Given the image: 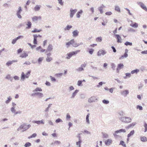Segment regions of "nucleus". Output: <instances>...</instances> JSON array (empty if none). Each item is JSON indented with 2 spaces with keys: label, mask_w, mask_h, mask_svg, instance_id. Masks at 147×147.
Segmentation results:
<instances>
[{
  "label": "nucleus",
  "mask_w": 147,
  "mask_h": 147,
  "mask_svg": "<svg viewBox=\"0 0 147 147\" xmlns=\"http://www.w3.org/2000/svg\"><path fill=\"white\" fill-rule=\"evenodd\" d=\"M72 26H69V25H67L66 28H65V30H69V29H70L71 28H72Z\"/></svg>",
  "instance_id": "c03bdc74"
},
{
  "label": "nucleus",
  "mask_w": 147,
  "mask_h": 147,
  "mask_svg": "<svg viewBox=\"0 0 147 147\" xmlns=\"http://www.w3.org/2000/svg\"><path fill=\"white\" fill-rule=\"evenodd\" d=\"M140 140L143 142H146L147 141V138L145 136L141 137Z\"/></svg>",
  "instance_id": "a878e982"
},
{
  "label": "nucleus",
  "mask_w": 147,
  "mask_h": 147,
  "mask_svg": "<svg viewBox=\"0 0 147 147\" xmlns=\"http://www.w3.org/2000/svg\"><path fill=\"white\" fill-rule=\"evenodd\" d=\"M125 45L126 46L128 45L131 46L132 45V43L131 42L127 41L125 43Z\"/></svg>",
  "instance_id": "a18cd8bd"
},
{
  "label": "nucleus",
  "mask_w": 147,
  "mask_h": 147,
  "mask_svg": "<svg viewBox=\"0 0 147 147\" xmlns=\"http://www.w3.org/2000/svg\"><path fill=\"white\" fill-rule=\"evenodd\" d=\"M82 81L79 80L78 81V86H81L82 85Z\"/></svg>",
  "instance_id": "de8ad7c7"
},
{
  "label": "nucleus",
  "mask_w": 147,
  "mask_h": 147,
  "mask_svg": "<svg viewBox=\"0 0 147 147\" xmlns=\"http://www.w3.org/2000/svg\"><path fill=\"white\" fill-rule=\"evenodd\" d=\"M11 112L13 113H14L15 112L16 110L15 109V107H12L11 109Z\"/></svg>",
  "instance_id": "6e6d98bb"
},
{
  "label": "nucleus",
  "mask_w": 147,
  "mask_h": 147,
  "mask_svg": "<svg viewBox=\"0 0 147 147\" xmlns=\"http://www.w3.org/2000/svg\"><path fill=\"white\" fill-rule=\"evenodd\" d=\"M102 102L104 104H107L109 103V101L108 100H102Z\"/></svg>",
  "instance_id": "052dcab7"
},
{
  "label": "nucleus",
  "mask_w": 147,
  "mask_h": 147,
  "mask_svg": "<svg viewBox=\"0 0 147 147\" xmlns=\"http://www.w3.org/2000/svg\"><path fill=\"white\" fill-rule=\"evenodd\" d=\"M111 68L113 70H115V66L114 63H112L111 64Z\"/></svg>",
  "instance_id": "864d4df0"
},
{
  "label": "nucleus",
  "mask_w": 147,
  "mask_h": 147,
  "mask_svg": "<svg viewBox=\"0 0 147 147\" xmlns=\"http://www.w3.org/2000/svg\"><path fill=\"white\" fill-rule=\"evenodd\" d=\"M26 25L28 26L26 27V28L29 29L31 28V26L32 24L30 22V21L28 22Z\"/></svg>",
  "instance_id": "bb28decb"
},
{
  "label": "nucleus",
  "mask_w": 147,
  "mask_h": 147,
  "mask_svg": "<svg viewBox=\"0 0 147 147\" xmlns=\"http://www.w3.org/2000/svg\"><path fill=\"white\" fill-rule=\"evenodd\" d=\"M34 123H37L38 124H44V123L43 120L38 121H33Z\"/></svg>",
  "instance_id": "5701e85b"
},
{
  "label": "nucleus",
  "mask_w": 147,
  "mask_h": 147,
  "mask_svg": "<svg viewBox=\"0 0 147 147\" xmlns=\"http://www.w3.org/2000/svg\"><path fill=\"white\" fill-rule=\"evenodd\" d=\"M79 138V141L78 142H76V144L78 146V147H80L81 144L82 142V141L80 140V136H78Z\"/></svg>",
  "instance_id": "aec40b11"
},
{
  "label": "nucleus",
  "mask_w": 147,
  "mask_h": 147,
  "mask_svg": "<svg viewBox=\"0 0 147 147\" xmlns=\"http://www.w3.org/2000/svg\"><path fill=\"white\" fill-rule=\"evenodd\" d=\"M77 10L76 9H72L70 10V16L71 18L73 17L74 15L77 11Z\"/></svg>",
  "instance_id": "0eeeda50"
},
{
  "label": "nucleus",
  "mask_w": 147,
  "mask_h": 147,
  "mask_svg": "<svg viewBox=\"0 0 147 147\" xmlns=\"http://www.w3.org/2000/svg\"><path fill=\"white\" fill-rule=\"evenodd\" d=\"M30 126V124L27 125L25 123H24L20 126V128L21 129H24L26 130L29 128Z\"/></svg>",
  "instance_id": "20e7f679"
},
{
  "label": "nucleus",
  "mask_w": 147,
  "mask_h": 147,
  "mask_svg": "<svg viewBox=\"0 0 147 147\" xmlns=\"http://www.w3.org/2000/svg\"><path fill=\"white\" fill-rule=\"evenodd\" d=\"M138 4L143 9L147 11V8L143 3L140 2L138 3Z\"/></svg>",
  "instance_id": "39448f33"
},
{
  "label": "nucleus",
  "mask_w": 147,
  "mask_h": 147,
  "mask_svg": "<svg viewBox=\"0 0 147 147\" xmlns=\"http://www.w3.org/2000/svg\"><path fill=\"white\" fill-rule=\"evenodd\" d=\"M17 40L16 38L13 39L12 41V43L13 44H15Z\"/></svg>",
  "instance_id": "3c124183"
},
{
  "label": "nucleus",
  "mask_w": 147,
  "mask_h": 147,
  "mask_svg": "<svg viewBox=\"0 0 147 147\" xmlns=\"http://www.w3.org/2000/svg\"><path fill=\"white\" fill-rule=\"evenodd\" d=\"M96 100V97L94 96H92L88 100L89 102L91 103L95 102Z\"/></svg>",
  "instance_id": "ddd939ff"
},
{
  "label": "nucleus",
  "mask_w": 147,
  "mask_h": 147,
  "mask_svg": "<svg viewBox=\"0 0 147 147\" xmlns=\"http://www.w3.org/2000/svg\"><path fill=\"white\" fill-rule=\"evenodd\" d=\"M47 40H45L43 42V46H45L47 44Z\"/></svg>",
  "instance_id": "69168bd1"
},
{
  "label": "nucleus",
  "mask_w": 147,
  "mask_h": 147,
  "mask_svg": "<svg viewBox=\"0 0 147 147\" xmlns=\"http://www.w3.org/2000/svg\"><path fill=\"white\" fill-rule=\"evenodd\" d=\"M112 140L111 139H109L105 141V144L107 145H109L112 143Z\"/></svg>",
  "instance_id": "a211bd4d"
},
{
  "label": "nucleus",
  "mask_w": 147,
  "mask_h": 147,
  "mask_svg": "<svg viewBox=\"0 0 147 147\" xmlns=\"http://www.w3.org/2000/svg\"><path fill=\"white\" fill-rule=\"evenodd\" d=\"M41 91H42V89L38 87L36 88L33 91L34 92Z\"/></svg>",
  "instance_id": "f704fd0d"
},
{
  "label": "nucleus",
  "mask_w": 147,
  "mask_h": 147,
  "mask_svg": "<svg viewBox=\"0 0 147 147\" xmlns=\"http://www.w3.org/2000/svg\"><path fill=\"white\" fill-rule=\"evenodd\" d=\"M122 119L123 122L127 123L130 122L131 121V119L129 117H123Z\"/></svg>",
  "instance_id": "9b49d317"
},
{
  "label": "nucleus",
  "mask_w": 147,
  "mask_h": 147,
  "mask_svg": "<svg viewBox=\"0 0 147 147\" xmlns=\"http://www.w3.org/2000/svg\"><path fill=\"white\" fill-rule=\"evenodd\" d=\"M83 44L82 43H81L80 45ZM66 45L67 46V47L68 48L71 45H72L73 46L75 47H77L80 45L78 43H75V41L74 39H72L68 42L66 43Z\"/></svg>",
  "instance_id": "f257e3e1"
},
{
  "label": "nucleus",
  "mask_w": 147,
  "mask_h": 147,
  "mask_svg": "<svg viewBox=\"0 0 147 147\" xmlns=\"http://www.w3.org/2000/svg\"><path fill=\"white\" fill-rule=\"evenodd\" d=\"M128 50L126 49L125 50V52L124 55H122L120 57V59H123L124 58H126L128 56Z\"/></svg>",
  "instance_id": "4468645a"
},
{
  "label": "nucleus",
  "mask_w": 147,
  "mask_h": 147,
  "mask_svg": "<svg viewBox=\"0 0 147 147\" xmlns=\"http://www.w3.org/2000/svg\"><path fill=\"white\" fill-rule=\"evenodd\" d=\"M105 7L103 5H102L98 8V10L101 13H103V12L102 11V9Z\"/></svg>",
  "instance_id": "412c9836"
},
{
  "label": "nucleus",
  "mask_w": 147,
  "mask_h": 147,
  "mask_svg": "<svg viewBox=\"0 0 147 147\" xmlns=\"http://www.w3.org/2000/svg\"><path fill=\"white\" fill-rule=\"evenodd\" d=\"M80 51V50H78L74 51H72L67 53V56L66 58L67 59H70L72 56L77 54Z\"/></svg>",
  "instance_id": "f03ea898"
},
{
  "label": "nucleus",
  "mask_w": 147,
  "mask_h": 147,
  "mask_svg": "<svg viewBox=\"0 0 147 147\" xmlns=\"http://www.w3.org/2000/svg\"><path fill=\"white\" fill-rule=\"evenodd\" d=\"M115 10L117 11L120 12L121 11L120 9L118 6H116L115 7Z\"/></svg>",
  "instance_id": "72a5a7b5"
},
{
  "label": "nucleus",
  "mask_w": 147,
  "mask_h": 147,
  "mask_svg": "<svg viewBox=\"0 0 147 147\" xmlns=\"http://www.w3.org/2000/svg\"><path fill=\"white\" fill-rule=\"evenodd\" d=\"M36 136H37V135L36 133H34V134H33L32 136H29L28 137V138H34V137H36Z\"/></svg>",
  "instance_id": "37998d69"
},
{
  "label": "nucleus",
  "mask_w": 147,
  "mask_h": 147,
  "mask_svg": "<svg viewBox=\"0 0 147 147\" xmlns=\"http://www.w3.org/2000/svg\"><path fill=\"white\" fill-rule=\"evenodd\" d=\"M96 40L97 42H101L102 40V37L100 36L97 37L96 38Z\"/></svg>",
  "instance_id": "c756f323"
},
{
  "label": "nucleus",
  "mask_w": 147,
  "mask_h": 147,
  "mask_svg": "<svg viewBox=\"0 0 147 147\" xmlns=\"http://www.w3.org/2000/svg\"><path fill=\"white\" fill-rule=\"evenodd\" d=\"M106 53V52L104 50L100 49L99 50L97 53V55L98 56H100L101 55H104Z\"/></svg>",
  "instance_id": "423d86ee"
},
{
  "label": "nucleus",
  "mask_w": 147,
  "mask_h": 147,
  "mask_svg": "<svg viewBox=\"0 0 147 147\" xmlns=\"http://www.w3.org/2000/svg\"><path fill=\"white\" fill-rule=\"evenodd\" d=\"M126 132V131L125 129H121L115 131V133L113 134V135L114 136H115L116 135V134L118 133H120L121 132L125 133Z\"/></svg>",
  "instance_id": "6e6552de"
},
{
  "label": "nucleus",
  "mask_w": 147,
  "mask_h": 147,
  "mask_svg": "<svg viewBox=\"0 0 147 147\" xmlns=\"http://www.w3.org/2000/svg\"><path fill=\"white\" fill-rule=\"evenodd\" d=\"M53 49V46L52 45L49 44L46 50L47 51H50L52 50Z\"/></svg>",
  "instance_id": "f3484780"
},
{
  "label": "nucleus",
  "mask_w": 147,
  "mask_h": 147,
  "mask_svg": "<svg viewBox=\"0 0 147 147\" xmlns=\"http://www.w3.org/2000/svg\"><path fill=\"white\" fill-rule=\"evenodd\" d=\"M78 90H76L75 92L73 93L72 94V97H74L76 94L78 92Z\"/></svg>",
  "instance_id": "603ef678"
},
{
  "label": "nucleus",
  "mask_w": 147,
  "mask_h": 147,
  "mask_svg": "<svg viewBox=\"0 0 147 147\" xmlns=\"http://www.w3.org/2000/svg\"><path fill=\"white\" fill-rule=\"evenodd\" d=\"M52 60V58L48 56L46 59V61L47 62H50Z\"/></svg>",
  "instance_id": "4c0bfd02"
},
{
  "label": "nucleus",
  "mask_w": 147,
  "mask_h": 147,
  "mask_svg": "<svg viewBox=\"0 0 147 147\" xmlns=\"http://www.w3.org/2000/svg\"><path fill=\"white\" fill-rule=\"evenodd\" d=\"M31 144L30 142L26 143L24 145V146L26 147H28L31 146Z\"/></svg>",
  "instance_id": "49530a36"
},
{
  "label": "nucleus",
  "mask_w": 147,
  "mask_h": 147,
  "mask_svg": "<svg viewBox=\"0 0 147 147\" xmlns=\"http://www.w3.org/2000/svg\"><path fill=\"white\" fill-rule=\"evenodd\" d=\"M144 126L145 128L144 132H146L147 131V124L146 122L144 123Z\"/></svg>",
  "instance_id": "ea45409f"
},
{
  "label": "nucleus",
  "mask_w": 147,
  "mask_h": 147,
  "mask_svg": "<svg viewBox=\"0 0 147 147\" xmlns=\"http://www.w3.org/2000/svg\"><path fill=\"white\" fill-rule=\"evenodd\" d=\"M50 77L51 78V80L52 81H55L56 79L54 77H53L51 76H50Z\"/></svg>",
  "instance_id": "5fc2aeb1"
},
{
  "label": "nucleus",
  "mask_w": 147,
  "mask_h": 147,
  "mask_svg": "<svg viewBox=\"0 0 147 147\" xmlns=\"http://www.w3.org/2000/svg\"><path fill=\"white\" fill-rule=\"evenodd\" d=\"M5 78L7 79H8V80L10 79L11 78V76L10 75H9V74L7 75L5 77Z\"/></svg>",
  "instance_id": "4d7b16f0"
},
{
  "label": "nucleus",
  "mask_w": 147,
  "mask_h": 147,
  "mask_svg": "<svg viewBox=\"0 0 147 147\" xmlns=\"http://www.w3.org/2000/svg\"><path fill=\"white\" fill-rule=\"evenodd\" d=\"M30 71H29L26 74H25L24 72H22L21 77V79L24 80L25 78H28L30 76Z\"/></svg>",
  "instance_id": "7ed1b4c3"
},
{
  "label": "nucleus",
  "mask_w": 147,
  "mask_h": 147,
  "mask_svg": "<svg viewBox=\"0 0 147 147\" xmlns=\"http://www.w3.org/2000/svg\"><path fill=\"white\" fill-rule=\"evenodd\" d=\"M136 124V123H132L130 124L129 125L128 127H127L128 128H130L131 127H134V126Z\"/></svg>",
  "instance_id": "58836bf2"
},
{
  "label": "nucleus",
  "mask_w": 147,
  "mask_h": 147,
  "mask_svg": "<svg viewBox=\"0 0 147 147\" xmlns=\"http://www.w3.org/2000/svg\"><path fill=\"white\" fill-rule=\"evenodd\" d=\"M129 93L128 91L127 90H125L123 91L122 93V94L125 96H126V95Z\"/></svg>",
  "instance_id": "c85d7f7f"
},
{
  "label": "nucleus",
  "mask_w": 147,
  "mask_h": 147,
  "mask_svg": "<svg viewBox=\"0 0 147 147\" xmlns=\"http://www.w3.org/2000/svg\"><path fill=\"white\" fill-rule=\"evenodd\" d=\"M115 36L117 39V42L118 43H121L122 39L120 36L118 34H115Z\"/></svg>",
  "instance_id": "f8f14e48"
},
{
  "label": "nucleus",
  "mask_w": 147,
  "mask_h": 147,
  "mask_svg": "<svg viewBox=\"0 0 147 147\" xmlns=\"http://www.w3.org/2000/svg\"><path fill=\"white\" fill-rule=\"evenodd\" d=\"M139 71V69H135L133 70H132L131 71V73L132 74H134L135 73H137Z\"/></svg>",
  "instance_id": "79ce46f5"
},
{
  "label": "nucleus",
  "mask_w": 147,
  "mask_h": 147,
  "mask_svg": "<svg viewBox=\"0 0 147 147\" xmlns=\"http://www.w3.org/2000/svg\"><path fill=\"white\" fill-rule=\"evenodd\" d=\"M28 56V54L26 52L24 51L20 55V57L22 58H26Z\"/></svg>",
  "instance_id": "2eb2a0df"
},
{
  "label": "nucleus",
  "mask_w": 147,
  "mask_h": 147,
  "mask_svg": "<svg viewBox=\"0 0 147 147\" xmlns=\"http://www.w3.org/2000/svg\"><path fill=\"white\" fill-rule=\"evenodd\" d=\"M36 50L37 51L40 50L41 52H43L45 51V49H42L41 47L40 46L37 47L36 48Z\"/></svg>",
  "instance_id": "6ab92c4d"
},
{
  "label": "nucleus",
  "mask_w": 147,
  "mask_h": 147,
  "mask_svg": "<svg viewBox=\"0 0 147 147\" xmlns=\"http://www.w3.org/2000/svg\"><path fill=\"white\" fill-rule=\"evenodd\" d=\"M82 10L78 11L76 14V16L77 18H79L80 17V14H81L82 13Z\"/></svg>",
  "instance_id": "7c9ffc66"
},
{
  "label": "nucleus",
  "mask_w": 147,
  "mask_h": 147,
  "mask_svg": "<svg viewBox=\"0 0 147 147\" xmlns=\"http://www.w3.org/2000/svg\"><path fill=\"white\" fill-rule=\"evenodd\" d=\"M62 121L60 118H58L57 119L56 121L55 122L56 123H58L60 122H62Z\"/></svg>",
  "instance_id": "bf43d9fd"
},
{
  "label": "nucleus",
  "mask_w": 147,
  "mask_h": 147,
  "mask_svg": "<svg viewBox=\"0 0 147 147\" xmlns=\"http://www.w3.org/2000/svg\"><path fill=\"white\" fill-rule=\"evenodd\" d=\"M103 136L104 138H107L108 137V135L107 134H103Z\"/></svg>",
  "instance_id": "e2e57ef3"
},
{
  "label": "nucleus",
  "mask_w": 147,
  "mask_h": 147,
  "mask_svg": "<svg viewBox=\"0 0 147 147\" xmlns=\"http://www.w3.org/2000/svg\"><path fill=\"white\" fill-rule=\"evenodd\" d=\"M137 109H139L140 110H142L143 109L142 107L141 106L138 105L136 107Z\"/></svg>",
  "instance_id": "13d9d810"
},
{
  "label": "nucleus",
  "mask_w": 147,
  "mask_h": 147,
  "mask_svg": "<svg viewBox=\"0 0 147 147\" xmlns=\"http://www.w3.org/2000/svg\"><path fill=\"white\" fill-rule=\"evenodd\" d=\"M61 143L60 142L58 141H56L54 142V144H59Z\"/></svg>",
  "instance_id": "774afa93"
},
{
  "label": "nucleus",
  "mask_w": 147,
  "mask_h": 147,
  "mask_svg": "<svg viewBox=\"0 0 147 147\" xmlns=\"http://www.w3.org/2000/svg\"><path fill=\"white\" fill-rule=\"evenodd\" d=\"M41 19V16H34L32 18V20L33 22H36L40 20Z\"/></svg>",
  "instance_id": "1a4fd4ad"
},
{
  "label": "nucleus",
  "mask_w": 147,
  "mask_h": 147,
  "mask_svg": "<svg viewBox=\"0 0 147 147\" xmlns=\"http://www.w3.org/2000/svg\"><path fill=\"white\" fill-rule=\"evenodd\" d=\"M94 51L93 49H89V52L90 54H92Z\"/></svg>",
  "instance_id": "09e8293b"
},
{
  "label": "nucleus",
  "mask_w": 147,
  "mask_h": 147,
  "mask_svg": "<svg viewBox=\"0 0 147 147\" xmlns=\"http://www.w3.org/2000/svg\"><path fill=\"white\" fill-rule=\"evenodd\" d=\"M33 36L34 37V40H33V43L34 45H36L37 43V35L34 34L33 35Z\"/></svg>",
  "instance_id": "dca6fc26"
},
{
  "label": "nucleus",
  "mask_w": 147,
  "mask_h": 147,
  "mask_svg": "<svg viewBox=\"0 0 147 147\" xmlns=\"http://www.w3.org/2000/svg\"><path fill=\"white\" fill-rule=\"evenodd\" d=\"M22 11L21 7H19L18 8V10L17 13H20Z\"/></svg>",
  "instance_id": "338daca9"
},
{
  "label": "nucleus",
  "mask_w": 147,
  "mask_h": 147,
  "mask_svg": "<svg viewBox=\"0 0 147 147\" xmlns=\"http://www.w3.org/2000/svg\"><path fill=\"white\" fill-rule=\"evenodd\" d=\"M119 145H121L124 147H126V145L124 142L123 141H121L120 142Z\"/></svg>",
  "instance_id": "e433bc0d"
},
{
  "label": "nucleus",
  "mask_w": 147,
  "mask_h": 147,
  "mask_svg": "<svg viewBox=\"0 0 147 147\" xmlns=\"http://www.w3.org/2000/svg\"><path fill=\"white\" fill-rule=\"evenodd\" d=\"M43 57H40L38 60V61L39 63H40L43 60Z\"/></svg>",
  "instance_id": "8fccbe9b"
},
{
  "label": "nucleus",
  "mask_w": 147,
  "mask_h": 147,
  "mask_svg": "<svg viewBox=\"0 0 147 147\" xmlns=\"http://www.w3.org/2000/svg\"><path fill=\"white\" fill-rule=\"evenodd\" d=\"M130 26L132 27L136 28L138 26V24L136 22H134L131 24H130Z\"/></svg>",
  "instance_id": "4be33fe9"
},
{
  "label": "nucleus",
  "mask_w": 147,
  "mask_h": 147,
  "mask_svg": "<svg viewBox=\"0 0 147 147\" xmlns=\"http://www.w3.org/2000/svg\"><path fill=\"white\" fill-rule=\"evenodd\" d=\"M11 98L9 97L8 98V100L6 101V103H8L11 100Z\"/></svg>",
  "instance_id": "680f3d73"
},
{
  "label": "nucleus",
  "mask_w": 147,
  "mask_h": 147,
  "mask_svg": "<svg viewBox=\"0 0 147 147\" xmlns=\"http://www.w3.org/2000/svg\"><path fill=\"white\" fill-rule=\"evenodd\" d=\"M40 9V6H38V5H36L34 9L35 11H37L39 10Z\"/></svg>",
  "instance_id": "a19ab883"
},
{
  "label": "nucleus",
  "mask_w": 147,
  "mask_h": 147,
  "mask_svg": "<svg viewBox=\"0 0 147 147\" xmlns=\"http://www.w3.org/2000/svg\"><path fill=\"white\" fill-rule=\"evenodd\" d=\"M42 31V30H38L37 29L35 28L32 31V33H35V32H40Z\"/></svg>",
  "instance_id": "2f4dec72"
},
{
  "label": "nucleus",
  "mask_w": 147,
  "mask_h": 147,
  "mask_svg": "<svg viewBox=\"0 0 147 147\" xmlns=\"http://www.w3.org/2000/svg\"><path fill=\"white\" fill-rule=\"evenodd\" d=\"M89 115H90V114L89 113H88L86 116V122L88 124L89 123H90V121H89Z\"/></svg>",
  "instance_id": "c9c22d12"
},
{
  "label": "nucleus",
  "mask_w": 147,
  "mask_h": 147,
  "mask_svg": "<svg viewBox=\"0 0 147 147\" xmlns=\"http://www.w3.org/2000/svg\"><path fill=\"white\" fill-rule=\"evenodd\" d=\"M34 95H38L40 97H42L43 96V94L40 92H36L34 93Z\"/></svg>",
  "instance_id": "473e14b6"
},
{
  "label": "nucleus",
  "mask_w": 147,
  "mask_h": 147,
  "mask_svg": "<svg viewBox=\"0 0 147 147\" xmlns=\"http://www.w3.org/2000/svg\"><path fill=\"white\" fill-rule=\"evenodd\" d=\"M58 2L59 4H60L61 5H63V3L62 2V0H58Z\"/></svg>",
  "instance_id": "0e129e2a"
},
{
  "label": "nucleus",
  "mask_w": 147,
  "mask_h": 147,
  "mask_svg": "<svg viewBox=\"0 0 147 147\" xmlns=\"http://www.w3.org/2000/svg\"><path fill=\"white\" fill-rule=\"evenodd\" d=\"M16 62V61L15 60L9 61L7 62V63H6V64L7 66H9L10 65L12 64L13 62Z\"/></svg>",
  "instance_id": "393cba45"
},
{
  "label": "nucleus",
  "mask_w": 147,
  "mask_h": 147,
  "mask_svg": "<svg viewBox=\"0 0 147 147\" xmlns=\"http://www.w3.org/2000/svg\"><path fill=\"white\" fill-rule=\"evenodd\" d=\"M79 32L77 30L74 31L73 32V36L74 37L78 35Z\"/></svg>",
  "instance_id": "b1692460"
},
{
  "label": "nucleus",
  "mask_w": 147,
  "mask_h": 147,
  "mask_svg": "<svg viewBox=\"0 0 147 147\" xmlns=\"http://www.w3.org/2000/svg\"><path fill=\"white\" fill-rule=\"evenodd\" d=\"M134 133V130H133L131 131L130 133L128 134L127 135V138H129L131 136L133 135Z\"/></svg>",
  "instance_id": "cd10ccee"
},
{
  "label": "nucleus",
  "mask_w": 147,
  "mask_h": 147,
  "mask_svg": "<svg viewBox=\"0 0 147 147\" xmlns=\"http://www.w3.org/2000/svg\"><path fill=\"white\" fill-rule=\"evenodd\" d=\"M124 67V65L122 63H120L117 65V68L116 69L117 72L118 73L119 72V70L122 69Z\"/></svg>",
  "instance_id": "9d476101"
}]
</instances>
